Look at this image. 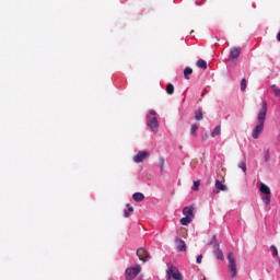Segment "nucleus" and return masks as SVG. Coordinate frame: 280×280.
Instances as JSON below:
<instances>
[{
	"instance_id": "f257e3e1",
	"label": "nucleus",
	"mask_w": 280,
	"mask_h": 280,
	"mask_svg": "<svg viewBox=\"0 0 280 280\" xmlns=\"http://www.w3.org/2000/svg\"><path fill=\"white\" fill-rule=\"evenodd\" d=\"M267 113H268V103H266V101H262L261 107L257 114L258 125H256L252 131V139H259V135L264 132V126L266 125Z\"/></svg>"
},
{
	"instance_id": "f03ea898",
	"label": "nucleus",
	"mask_w": 280,
	"mask_h": 280,
	"mask_svg": "<svg viewBox=\"0 0 280 280\" xmlns=\"http://www.w3.org/2000/svg\"><path fill=\"white\" fill-rule=\"evenodd\" d=\"M147 126L152 132H159V119L156 118V112L153 109H150L147 115Z\"/></svg>"
},
{
	"instance_id": "7ed1b4c3",
	"label": "nucleus",
	"mask_w": 280,
	"mask_h": 280,
	"mask_svg": "<svg viewBox=\"0 0 280 280\" xmlns=\"http://www.w3.org/2000/svg\"><path fill=\"white\" fill-rule=\"evenodd\" d=\"M228 260H229V270L231 272L232 279L237 277V262L235 260V255L233 253L228 254Z\"/></svg>"
},
{
	"instance_id": "20e7f679",
	"label": "nucleus",
	"mask_w": 280,
	"mask_h": 280,
	"mask_svg": "<svg viewBox=\"0 0 280 280\" xmlns=\"http://www.w3.org/2000/svg\"><path fill=\"white\" fill-rule=\"evenodd\" d=\"M167 277H172L174 280H183V275L180 271H178V268L175 267L174 265H167V270H166Z\"/></svg>"
},
{
	"instance_id": "39448f33",
	"label": "nucleus",
	"mask_w": 280,
	"mask_h": 280,
	"mask_svg": "<svg viewBox=\"0 0 280 280\" xmlns=\"http://www.w3.org/2000/svg\"><path fill=\"white\" fill-rule=\"evenodd\" d=\"M141 272V266L136 265L135 267L127 268L125 271L126 280H132Z\"/></svg>"
},
{
	"instance_id": "423d86ee",
	"label": "nucleus",
	"mask_w": 280,
	"mask_h": 280,
	"mask_svg": "<svg viewBox=\"0 0 280 280\" xmlns=\"http://www.w3.org/2000/svg\"><path fill=\"white\" fill-rule=\"evenodd\" d=\"M136 254L139 257L140 261H150V253H148V249L141 247L137 250Z\"/></svg>"
},
{
	"instance_id": "0eeeda50",
	"label": "nucleus",
	"mask_w": 280,
	"mask_h": 280,
	"mask_svg": "<svg viewBox=\"0 0 280 280\" xmlns=\"http://www.w3.org/2000/svg\"><path fill=\"white\" fill-rule=\"evenodd\" d=\"M211 244L213 246V255L217 257V259L222 261V259H224V254L220 250V243L212 242Z\"/></svg>"
},
{
	"instance_id": "6e6552de",
	"label": "nucleus",
	"mask_w": 280,
	"mask_h": 280,
	"mask_svg": "<svg viewBox=\"0 0 280 280\" xmlns=\"http://www.w3.org/2000/svg\"><path fill=\"white\" fill-rule=\"evenodd\" d=\"M150 156V152L148 151H141L139 152L135 158H133V162L135 163H143V161H145V158Z\"/></svg>"
},
{
	"instance_id": "1a4fd4ad",
	"label": "nucleus",
	"mask_w": 280,
	"mask_h": 280,
	"mask_svg": "<svg viewBox=\"0 0 280 280\" xmlns=\"http://www.w3.org/2000/svg\"><path fill=\"white\" fill-rule=\"evenodd\" d=\"M240 54H242V48L240 47L232 48L230 51V59L235 60L240 58Z\"/></svg>"
},
{
	"instance_id": "9d476101",
	"label": "nucleus",
	"mask_w": 280,
	"mask_h": 280,
	"mask_svg": "<svg viewBox=\"0 0 280 280\" xmlns=\"http://www.w3.org/2000/svg\"><path fill=\"white\" fill-rule=\"evenodd\" d=\"M259 191H260V194H265V196H270V194H271L270 187H268V185H266L264 183L260 184Z\"/></svg>"
},
{
	"instance_id": "9b49d317",
	"label": "nucleus",
	"mask_w": 280,
	"mask_h": 280,
	"mask_svg": "<svg viewBox=\"0 0 280 280\" xmlns=\"http://www.w3.org/2000/svg\"><path fill=\"white\" fill-rule=\"evenodd\" d=\"M183 215H185L186 218H192L194 219V208L185 207L183 209Z\"/></svg>"
},
{
	"instance_id": "f8f14e48",
	"label": "nucleus",
	"mask_w": 280,
	"mask_h": 280,
	"mask_svg": "<svg viewBox=\"0 0 280 280\" xmlns=\"http://www.w3.org/2000/svg\"><path fill=\"white\" fill-rule=\"evenodd\" d=\"M177 250L178 253H185V250H187V245L185 244V241L177 240Z\"/></svg>"
},
{
	"instance_id": "ddd939ff",
	"label": "nucleus",
	"mask_w": 280,
	"mask_h": 280,
	"mask_svg": "<svg viewBox=\"0 0 280 280\" xmlns=\"http://www.w3.org/2000/svg\"><path fill=\"white\" fill-rule=\"evenodd\" d=\"M194 221L192 218L190 217H184L179 220V223L182 224V226H189V224H191V222Z\"/></svg>"
},
{
	"instance_id": "4468645a",
	"label": "nucleus",
	"mask_w": 280,
	"mask_h": 280,
	"mask_svg": "<svg viewBox=\"0 0 280 280\" xmlns=\"http://www.w3.org/2000/svg\"><path fill=\"white\" fill-rule=\"evenodd\" d=\"M132 198L136 202H143V200H145V196L142 192L133 194Z\"/></svg>"
},
{
	"instance_id": "2eb2a0df",
	"label": "nucleus",
	"mask_w": 280,
	"mask_h": 280,
	"mask_svg": "<svg viewBox=\"0 0 280 280\" xmlns=\"http://www.w3.org/2000/svg\"><path fill=\"white\" fill-rule=\"evenodd\" d=\"M220 135H222V127L220 125L215 126L214 129L211 132V137L215 138V137H220Z\"/></svg>"
},
{
	"instance_id": "dca6fc26",
	"label": "nucleus",
	"mask_w": 280,
	"mask_h": 280,
	"mask_svg": "<svg viewBox=\"0 0 280 280\" xmlns=\"http://www.w3.org/2000/svg\"><path fill=\"white\" fill-rule=\"evenodd\" d=\"M214 185L219 191H226V186L220 179H217Z\"/></svg>"
},
{
	"instance_id": "f3484780",
	"label": "nucleus",
	"mask_w": 280,
	"mask_h": 280,
	"mask_svg": "<svg viewBox=\"0 0 280 280\" xmlns=\"http://www.w3.org/2000/svg\"><path fill=\"white\" fill-rule=\"evenodd\" d=\"M127 209H128V210H125V211H124V215H125L126 218H130V213H132V211H135V208H132V206H130V203H127Z\"/></svg>"
},
{
	"instance_id": "a211bd4d",
	"label": "nucleus",
	"mask_w": 280,
	"mask_h": 280,
	"mask_svg": "<svg viewBox=\"0 0 280 280\" xmlns=\"http://www.w3.org/2000/svg\"><path fill=\"white\" fill-rule=\"evenodd\" d=\"M195 119L197 121H202V119H203L202 109H198V110L195 112Z\"/></svg>"
},
{
	"instance_id": "6ab92c4d",
	"label": "nucleus",
	"mask_w": 280,
	"mask_h": 280,
	"mask_svg": "<svg viewBox=\"0 0 280 280\" xmlns=\"http://www.w3.org/2000/svg\"><path fill=\"white\" fill-rule=\"evenodd\" d=\"M194 73V70L191 68H185L184 70V77L186 80H189V75H191Z\"/></svg>"
},
{
	"instance_id": "aec40b11",
	"label": "nucleus",
	"mask_w": 280,
	"mask_h": 280,
	"mask_svg": "<svg viewBox=\"0 0 280 280\" xmlns=\"http://www.w3.org/2000/svg\"><path fill=\"white\" fill-rule=\"evenodd\" d=\"M197 67H199V69H207V61L199 59L197 61Z\"/></svg>"
},
{
	"instance_id": "412c9836",
	"label": "nucleus",
	"mask_w": 280,
	"mask_h": 280,
	"mask_svg": "<svg viewBox=\"0 0 280 280\" xmlns=\"http://www.w3.org/2000/svg\"><path fill=\"white\" fill-rule=\"evenodd\" d=\"M166 93L168 95H174V85L172 83H168L166 86Z\"/></svg>"
},
{
	"instance_id": "4be33fe9",
	"label": "nucleus",
	"mask_w": 280,
	"mask_h": 280,
	"mask_svg": "<svg viewBox=\"0 0 280 280\" xmlns=\"http://www.w3.org/2000/svg\"><path fill=\"white\" fill-rule=\"evenodd\" d=\"M270 250H271L272 257H278L279 256V250L277 249V246L271 245Z\"/></svg>"
},
{
	"instance_id": "5701e85b",
	"label": "nucleus",
	"mask_w": 280,
	"mask_h": 280,
	"mask_svg": "<svg viewBox=\"0 0 280 280\" xmlns=\"http://www.w3.org/2000/svg\"><path fill=\"white\" fill-rule=\"evenodd\" d=\"M264 205L268 207L270 205V195H266L265 197L261 198Z\"/></svg>"
},
{
	"instance_id": "b1692460",
	"label": "nucleus",
	"mask_w": 280,
	"mask_h": 280,
	"mask_svg": "<svg viewBox=\"0 0 280 280\" xmlns=\"http://www.w3.org/2000/svg\"><path fill=\"white\" fill-rule=\"evenodd\" d=\"M199 187H200V180H195L191 189L192 191H198Z\"/></svg>"
},
{
	"instance_id": "393cba45",
	"label": "nucleus",
	"mask_w": 280,
	"mask_h": 280,
	"mask_svg": "<svg viewBox=\"0 0 280 280\" xmlns=\"http://www.w3.org/2000/svg\"><path fill=\"white\" fill-rule=\"evenodd\" d=\"M197 131H198V126L197 125H191L190 135H192V137H196Z\"/></svg>"
},
{
	"instance_id": "a878e982",
	"label": "nucleus",
	"mask_w": 280,
	"mask_h": 280,
	"mask_svg": "<svg viewBox=\"0 0 280 280\" xmlns=\"http://www.w3.org/2000/svg\"><path fill=\"white\" fill-rule=\"evenodd\" d=\"M238 167L242 170V172L246 173V162H240Z\"/></svg>"
},
{
	"instance_id": "bb28decb",
	"label": "nucleus",
	"mask_w": 280,
	"mask_h": 280,
	"mask_svg": "<svg viewBox=\"0 0 280 280\" xmlns=\"http://www.w3.org/2000/svg\"><path fill=\"white\" fill-rule=\"evenodd\" d=\"M241 91H246V79H242L241 81Z\"/></svg>"
},
{
	"instance_id": "cd10ccee",
	"label": "nucleus",
	"mask_w": 280,
	"mask_h": 280,
	"mask_svg": "<svg viewBox=\"0 0 280 280\" xmlns=\"http://www.w3.org/2000/svg\"><path fill=\"white\" fill-rule=\"evenodd\" d=\"M265 161L266 162L270 161V150L269 149H267L265 152Z\"/></svg>"
},
{
	"instance_id": "c85d7f7f",
	"label": "nucleus",
	"mask_w": 280,
	"mask_h": 280,
	"mask_svg": "<svg viewBox=\"0 0 280 280\" xmlns=\"http://www.w3.org/2000/svg\"><path fill=\"white\" fill-rule=\"evenodd\" d=\"M163 165H165V160L163 158L160 159V170L163 172Z\"/></svg>"
},
{
	"instance_id": "c756f323",
	"label": "nucleus",
	"mask_w": 280,
	"mask_h": 280,
	"mask_svg": "<svg viewBox=\"0 0 280 280\" xmlns=\"http://www.w3.org/2000/svg\"><path fill=\"white\" fill-rule=\"evenodd\" d=\"M197 264H202V255H199L196 260Z\"/></svg>"
},
{
	"instance_id": "7c9ffc66",
	"label": "nucleus",
	"mask_w": 280,
	"mask_h": 280,
	"mask_svg": "<svg viewBox=\"0 0 280 280\" xmlns=\"http://www.w3.org/2000/svg\"><path fill=\"white\" fill-rule=\"evenodd\" d=\"M219 190H212V195L215 196V194H219Z\"/></svg>"
},
{
	"instance_id": "2f4dec72",
	"label": "nucleus",
	"mask_w": 280,
	"mask_h": 280,
	"mask_svg": "<svg viewBox=\"0 0 280 280\" xmlns=\"http://www.w3.org/2000/svg\"><path fill=\"white\" fill-rule=\"evenodd\" d=\"M276 95H280V90H277V91H276Z\"/></svg>"
},
{
	"instance_id": "473e14b6",
	"label": "nucleus",
	"mask_w": 280,
	"mask_h": 280,
	"mask_svg": "<svg viewBox=\"0 0 280 280\" xmlns=\"http://www.w3.org/2000/svg\"><path fill=\"white\" fill-rule=\"evenodd\" d=\"M166 280H172V277H167V279Z\"/></svg>"
}]
</instances>
